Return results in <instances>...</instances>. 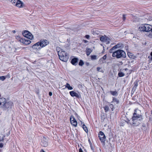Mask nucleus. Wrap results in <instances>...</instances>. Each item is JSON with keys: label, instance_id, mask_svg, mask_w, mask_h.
<instances>
[{"label": "nucleus", "instance_id": "nucleus-22", "mask_svg": "<svg viewBox=\"0 0 152 152\" xmlns=\"http://www.w3.org/2000/svg\"><path fill=\"white\" fill-rule=\"evenodd\" d=\"M82 127L83 129H84V131L88 133V130L87 129V128L86 127V126L85 125V124H83L82 125Z\"/></svg>", "mask_w": 152, "mask_h": 152}, {"label": "nucleus", "instance_id": "nucleus-6", "mask_svg": "<svg viewBox=\"0 0 152 152\" xmlns=\"http://www.w3.org/2000/svg\"><path fill=\"white\" fill-rule=\"evenodd\" d=\"M41 145L43 147H47L48 145V140L47 138L43 137L41 140Z\"/></svg>", "mask_w": 152, "mask_h": 152}, {"label": "nucleus", "instance_id": "nucleus-31", "mask_svg": "<svg viewBox=\"0 0 152 152\" xmlns=\"http://www.w3.org/2000/svg\"><path fill=\"white\" fill-rule=\"evenodd\" d=\"M4 136H2L1 137L0 136V142L3 141L4 140Z\"/></svg>", "mask_w": 152, "mask_h": 152}, {"label": "nucleus", "instance_id": "nucleus-4", "mask_svg": "<svg viewBox=\"0 0 152 152\" xmlns=\"http://www.w3.org/2000/svg\"><path fill=\"white\" fill-rule=\"evenodd\" d=\"M113 57H116L117 58L124 57L126 56L125 52L122 50H118L114 51L112 54Z\"/></svg>", "mask_w": 152, "mask_h": 152}, {"label": "nucleus", "instance_id": "nucleus-9", "mask_svg": "<svg viewBox=\"0 0 152 152\" xmlns=\"http://www.w3.org/2000/svg\"><path fill=\"white\" fill-rule=\"evenodd\" d=\"M40 44V46L41 47V48L45 47L49 43L48 41L46 40H42L40 42H38Z\"/></svg>", "mask_w": 152, "mask_h": 152}, {"label": "nucleus", "instance_id": "nucleus-43", "mask_svg": "<svg viewBox=\"0 0 152 152\" xmlns=\"http://www.w3.org/2000/svg\"><path fill=\"white\" fill-rule=\"evenodd\" d=\"M40 152H45V151L44 150L42 149L41 150V151Z\"/></svg>", "mask_w": 152, "mask_h": 152}, {"label": "nucleus", "instance_id": "nucleus-37", "mask_svg": "<svg viewBox=\"0 0 152 152\" xmlns=\"http://www.w3.org/2000/svg\"><path fill=\"white\" fill-rule=\"evenodd\" d=\"M20 38H21L19 36H16V39H19V40L20 39Z\"/></svg>", "mask_w": 152, "mask_h": 152}, {"label": "nucleus", "instance_id": "nucleus-36", "mask_svg": "<svg viewBox=\"0 0 152 152\" xmlns=\"http://www.w3.org/2000/svg\"><path fill=\"white\" fill-rule=\"evenodd\" d=\"M106 55H105L103 56V57H102V59L104 60H105L106 58Z\"/></svg>", "mask_w": 152, "mask_h": 152}, {"label": "nucleus", "instance_id": "nucleus-24", "mask_svg": "<svg viewBox=\"0 0 152 152\" xmlns=\"http://www.w3.org/2000/svg\"><path fill=\"white\" fill-rule=\"evenodd\" d=\"M18 0H12L11 2H12V4L14 5L15 6L17 4V3Z\"/></svg>", "mask_w": 152, "mask_h": 152}, {"label": "nucleus", "instance_id": "nucleus-17", "mask_svg": "<svg viewBox=\"0 0 152 152\" xmlns=\"http://www.w3.org/2000/svg\"><path fill=\"white\" fill-rule=\"evenodd\" d=\"M78 59L77 58H74L72 59L71 63L73 65H76L77 64Z\"/></svg>", "mask_w": 152, "mask_h": 152}, {"label": "nucleus", "instance_id": "nucleus-13", "mask_svg": "<svg viewBox=\"0 0 152 152\" xmlns=\"http://www.w3.org/2000/svg\"><path fill=\"white\" fill-rule=\"evenodd\" d=\"M69 94L72 97L75 96L77 98H79L80 97V95L79 94L73 91H70Z\"/></svg>", "mask_w": 152, "mask_h": 152}, {"label": "nucleus", "instance_id": "nucleus-5", "mask_svg": "<svg viewBox=\"0 0 152 152\" xmlns=\"http://www.w3.org/2000/svg\"><path fill=\"white\" fill-rule=\"evenodd\" d=\"M23 34L24 37L28 39H32L33 38V36L28 31H24L23 33Z\"/></svg>", "mask_w": 152, "mask_h": 152}, {"label": "nucleus", "instance_id": "nucleus-28", "mask_svg": "<svg viewBox=\"0 0 152 152\" xmlns=\"http://www.w3.org/2000/svg\"><path fill=\"white\" fill-rule=\"evenodd\" d=\"M6 79V77L4 76H1L0 77V80L2 81H4Z\"/></svg>", "mask_w": 152, "mask_h": 152}, {"label": "nucleus", "instance_id": "nucleus-14", "mask_svg": "<svg viewBox=\"0 0 152 152\" xmlns=\"http://www.w3.org/2000/svg\"><path fill=\"white\" fill-rule=\"evenodd\" d=\"M25 6L24 3L22 1L18 0L15 6L20 8L23 7Z\"/></svg>", "mask_w": 152, "mask_h": 152}, {"label": "nucleus", "instance_id": "nucleus-12", "mask_svg": "<svg viewBox=\"0 0 152 152\" xmlns=\"http://www.w3.org/2000/svg\"><path fill=\"white\" fill-rule=\"evenodd\" d=\"M19 41L20 42L26 45L29 44L31 43V41L28 39L20 38L19 40Z\"/></svg>", "mask_w": 152, "mask_h": 152}, {"label": "nucleus", "instance_id": "nucleus-23", "mask_svg": "<svg viewBox=\"0 0 152 152\" xmlns=\"http://www.w3.org/2000/svg\"><path fill=\"white\" fill-rule=\"evenodd\" d=\"M96 69L98 72H99L102 73H103L104 72V70L102 69V68L97 67Z\"/></svg>", "mask_w": 152, "mask_h": 152}, {"label": "nucleus", "instance_id": "nucleus-11", "mask_svg": "<svg viewBox=\"0 0 152 152\" xmlns=\"http://www.w3.org/2000/svg\"><path fill=\"white\" fill-rule=\"evenodd\" d=\"M70 120L71 124L74 126L76 127L77 125V122L75 117L71 116Z\"/></svg>", "mask_w": 152, "mask_h": 152}, {"label": "nucleus", "instance_id": "nucleus-44", "mask_svg": "<svg viewBox=\"0 0 152 152\" xmlns=\"http://www.w3.org/2000/svg\"><path fill=\"white\" fill-rule=\"evenodd\" d=\"M12 32H13V33H15L16 31L15 30H13L12 31Z\"/></svg>", "mask_w": 152, "mask_h": 152}, {"label": "nucleus", "instance_id": "nucleus-32", "mask_svg": "<svg viewBox=\"0 0 152 152\" xmlns=\"http://www.w3.org/2000/svg\"><path fill=\"white\" fill-rule=\"evenodd\" d=\"M4 145V143L2 142H0V148H1L3 147Z\"/></svg>", "mask_w": 152, "mask_h": 152}, {"label": "nucleus", "instance_id": "nucleus-8", "mask_svg": "<svg viewBox=\"0 0 152 152\" xmlns=\"http://www.w3.org/2000/svg\"><path fill=\"white\" fill-rule=\"evenodd\" d=\"M100 39L102 42H106L107 44L110 43V39L105 35L101 37Z\"/></svg>", "mask_w": 152, "mask_h": 152}, {"label": "nucleus", "instance_id": "nucleus-45", "mask_svg": "<svg viewBox=\"0 0 152 152\" xmlns=\"http://www.w3.org/2000/svg\"><path fill=\"white\" fill-rule=\"evenodd\" d=\"M91 149H92V151H93V150H94L93 148H92V147L91 146Z\"/></svg>", "mask_w": 152, "mask_h": 152}, {"label": "nucleus", "instance_id": "nucleus-30", "mask_svg": "<svg viewBox=\"0 0 152 152\" xmlns=\"http://www.w3.org/2000/svg\"><path fill=\"white\" fill-rule=\"evenodd\" d=\"M109 110V108L108 106H106L104 107V110H105V112H106L107 111H108Z\"/></svg>", "mask_w": 152, "mask_h": 152}, {"label": "nucleus", "instance_id": "nucleus-46", "mask_svg": "<svg viewBox=\"0 0 152 152\" xmlns=\"http://www.w3.org/2000/svg\"><path fill=\"white\" fill-rule=\"evenodd\" d=\"M129 54H130V53H128V56H129V57L131 58V57H131V56H129Z\"/></svg>", "mask_w": 152, "mask_h": 152}, {"label": "nucleus", "instance_id": "nucleus-20", "mask_svg": "<svg viewBox=\"0 0 152 152\" xmlns=\"http://www.w3.org/2000/svg\"><path fill=\"white\" fill-rule=\"evenodd\" d=\"M112 103H114L115 104H118L119 103V101L116 98H113Z\"/></svg>", "mask_w": 152, "mask_h": 152}, {"label": "nucleus", "instance_id": "nucleus-16", "mask_svg": "<svg viewBox=\"0 0 152 152\" xmlns=\"http://www.w3.org/2000/svg\"><path fill=\"white\" fill-rule=\"evenodd\" d=\"M92 50L91 48H87L86 49V52L87 56H89L91 53L92 52Z\"/></svg>", "mask_w": 152, "mask_h": 152}, {"label": "nucleus", "instance_id": "nucleus-15", "mask_svg": "<svg viewBox=\"0 0 152 152\" xmlns=\"http://www.w3.org/2000/svg\"><path fill=\"white\" fill-rule=\"evenodd\" d=\"M32 48L34 50H40L42 48L40 46V44L37 42L34 44L32 47Z\"/></svg>", "mask_w": 152, "mask_h": 152}, {"label": "nucleus", "instance_id": "nucleus-19", "mask_svg": "<svg viewBox=\"0 0 152 152\" xmlns=\"http://www.w3.org/2000/svg\"><path fill=\"white\" fill-rule=\"evenodd\" d=\"M91 60H96L98 58V57L97 56L94 55L91 56Z\"/></svg>", "mask_w": 152, "mask_h": 152}, {"label": "nucleus", "instance_id": "nucleus-35", "mask_svg": "<svg viewBox=\"0 0 152 152\" xmlns=\"http://www.w3.org/2000/svg\"><path fill=\"white\" fill-rule=\"evenodd\" d=\"M123 18L124 20H125L126 19L125 15H123Z\"/></svg>", "mask_w": 152, "mask_h": 152}, {"label": "nucleus", "instance_id": "nucleus-2", "mask_svg": "<svg viewBox=\"0 0 152 152\" xmlns=\"http://www.w3.org/2000/svg\"><path fill=\"white\" fill-rule=\"evenodd\" d=\"M59 58L61 61L66 62L69 58L68 54L63 49L60 48L59 47H57L56 48Z\"/></svg>", "mask_w": 152, "mask_h": 152}, {"label": "nucleus", "instance_id": "nucleus-27", "mask_svg": "<svg viewBox=\"0 0 152 152\" xmlns=\"http://www.w3.org/2000/svg\"><path fill=\"white\" fill-rule=\"evenodd\" d=\"M84 64V63L83 62V61L82 60H80V62L79 63V65L80 66H82Z\"/></svg>", "mask_w": 152, "mask_h": 152}, {"label": "nucleus", "instance_id": "nucleus-26", "mask_svg": "<svg viewBox=\"0 0 152 152\" xmlns=\"http://www.w3.org/2000/svg\"><path fill=\"white\" fill-rule=\"evenodd\" d=\"M118 75L120 77H122L124 76V74L123 72H119L118 74Z\"/></svg>", "mask_w": 152, "mask_h": 152}, {"label": "nucleus", "instance_id": "nucleus-34", "mask_svg": "<svg viewBox=\"0 0 152 152\" xmlns=\"http://www.w3.org/2000/svg\"><path fill=\"white\" fill-rule=\"evenodd\" d=\"M115 46H117V47H116L115 48V49L121 47V46H120V44H117V45H116Z\"/></svg>", "mask_w": 152, "mask_h": 152}, {"label": "nucleus", "instance_id": "nucleus-39", "mask_svg": "<svg viewBox=\"0 0 152 152\" xmlns=\"http://www.w3.org/2000/svg\"><path fill=\"white\" fill-rule=\"evenodd\" d=\"M77 115V118H78V119L80 121V122L81 123H82V121H80V117L79 116H78Z\"/></svg>", "mask_w": 152, "mask_h": 152}, {"label": "nucleus", "instance_id": "nucleus-10", "mask_svg": "<svg viewBox=\"0 0 152 152\" xmlns=\"http://www.w3.org/2000/svg\"><path fill=\"white\" fill-rule=\"evenodd\" d=\"M99 137L102 142H104L105 141V136L102 132L100 131L99 132Z\"/></svg>", "mask_w": 152, "mask_h": 152}, {"label": "nucleus", "instance_id": "nucleus-21", "mask_svg": "<svg viewBox=\"0 0 152 152\" xmlns=\"http://www.w3.org/2000/svg\"><path fill=\"white\" fill-rule=\"evenodd\" d=\"M110 92L111 94L113 96H116L118 95L117 92L116 91H111Z\"/></svg>", "mask_w": 152, "mask_h": 152}, {"label": "nucleus", "instance_id": "nucleus-1", "mask_svg": "<svg viewBox=\"0 0 152 152\" xmlns=\"http://www.w3.org/2000/svg\"><path fill=\"white\" fill-rule=\"evenodd\" d=\"M142 119L140 111L138 109L136 110L132 118L133 124L135 126L138 125L140 123Z\"/></svg>", "mask_w": 152, "mask_h": 152}, {"label": "nucleus", "instance_id": "nucleus-18", "mask_svg": "<svg viewBox=\"0 0 152 152\" xmlns=\"http://www.w3.org/2000/svg\"><path fill=\"white\" fill-rule=\"evenodd\" d=\"M65 88H67L69 90H72L73 89V88L68 83H67L65 85Z\"/></svg>", "mask_w": 152, "mask_h": 152}, {"label": "nucleus", "instance_id": "nucleus-33", "mask_svg": "<svg viewBox=\"0 0 152 152\" xmlns=\"http://www.w3.org/2000/svg\"><path fill=\"white\" fill-rule=\"evenodd\" d=\"M99 63L101 64L104 63V62L103 61L102 59V58H101V59H100L99 60Z\"/></svg>", "mask_w": 152, "mask_h": 152}, {"label": "nucleus", "instance_id": "nucleus-41", "mask_svg": "<svg viewBox=\"0 0 152 152\" xmlns=\"http://www.w3.org/2000/svg\"><path fill=\"white\" fill-rule=\"evenodd\" d=\"M49 95L50 96H51L52 95V93L51 92H49Z\"/></svg>", "mask_w": 152, "mask_h": 152}, {"label": "nucleus", "instance_id": "nucleus-40", "mask_svg": "<svg viewBox=\"0 0 152 152\" xmlns=\"http://www.w3.org/2000/svg\"><path fill=\"white\" fill-rule=\"evenodd\" d=\"M79 152H83V151L81 148H80L79 149Z\"/></svg>", "mask_w": 152, "mask_h": 152}, {"label": "nucleus", "instance_id": "nucleus-29", "mask_svg": "<svg viewBox=\"0 0 152 152\" xmlns=\"http://www.w3.org/2000/svg\"><path fill=\"white\" fill-rule=\"evenodd\" d=\"M147 35L149 38H152V33H148Z\"/></svg>", "mask_w": 152, "mask_h": 152}, {"label": "nucleus", "instance_id": "nucleus-42", "mask_svg": "<svg viewBox=\"0 0 152 152\" xmlns=\"http://www.w3.org/2000/svg\"><path fill=\"white\" fill-rule=\"evenodd\" d=\"M137 86V83H135V85H134V87H135V88H136V87Z\"/></svg>", "mask_w": 152, "mask_h": 152}, {"label": "nucleus", "instance_id": "nucleus-3", "mask_svg": "<svg viewBox=\"0 0 152 152\" xmlns=\"http://www.w3.org/2000/svg\"><path fill=\"white\" fill-rule=\"evenodd\" d=\"M138 29L140 31L143 32H149L152 31V26L148 24H142L139 27Z\"/></svg>", "mask_w": 152, "mask_h": 152}, {"label": "nucleus", "instance_id": "nucleus-7", "mask_svg": "<svg viewBox=\"0 0 152 152\" xmlns=\"http://www.w3.org/2000/svg\"><path fill=\"white\" fill-rule=\"evenodd\" d=\"M6 100L4 98H0V107L6 108Z\"/></svg>", "mask_w": 152, "mask_h": 152}, {"label": "nucleus", "instance_id": "nucleus-38", "mask_svg": "<svg viewBox=\"0 0 152 152\" xmlns=\"http://www.w3.org/2000/svg\"><path fill=\"white\" fill-rule=\"evenodd\" d=\"M85 37L87 39H88L89 38L90 36L89 35H86Z\"/></svg>", "mask_w": 152, "mask_h": 152}, {"label": "nucleus", "instance_id": "nucleus-25", "mask_svg": "<svg viewBox=\"0 0 152 152\" xmlns=\"http://www.w3.org/2000/svg\"><path fill=\"white\" fill-rule=\"evenodd\" d=\"M117 46H114L112 48H111L109 50V53H113L114 52L113 51V50L115 49V48L117 47Z\"/></svg>", "mask_w": 152, "mask_h": 152}]
</instances>
